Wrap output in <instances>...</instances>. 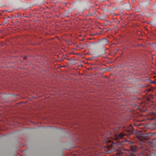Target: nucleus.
I'll return each instance as SVG.
<instances>
[{"label":"nucleus","mask_w":156,"mask_h":156,"mask_svg":"<svg viewBox=\"0 0 156 156\" xmlns=\"http://www.w3.org/2000/svg\"><path fill=\"white\" fill-rule=\"evenodd\" d=\"M106 142H108V144L107 145V148L108 149L115 147L116 145L119 144L118 142H113V141H112L108 140H106Z\"/></svg>","instance_id":"f03ea898"},{"label":"nucleus","mask_w":156,"mask_h":156,"mask_svg":"<svg viewBox=\"0 0 156 156\" xmlns=\"http://www.w3.org/2000/svg\"><path fill=\"white\" fill-rule=\"evenodd\" d=\"M124 136V134L123 133H120V134L117 137V139L119 138H122L123 137V136Z\"/></svg>","instance_id":"39448f33"},{"label":"nucleus","mask_w":156,"mask_h":156,"mask_svg":"<svg viewBox=\"0 0 156 156\" xmlns=\"http://www.w3.org/2000/svg\"><path fill=\"white\" fill-rule=\"evenodd\" d=\"M27 59V56H25L23 57V59L24 60H26Z\"/></svg>","instance_id":"6e6552de"},{"label":"nucleus","mask_w":156,"mask_h":156,"mask_svg":"<svg viewBox=\"0 0 156 156\" xmlns=\"http://www.w3.org/2000/svg\"><path fill=\"white\" fill-rule=\"evenodd\" d=\"M154 119H156V115L155 116V117H154Z\"/></svg>","instance_id":"1a4fd4ad"},{"label":"nucleus","mask_w":156,"mask_h":156,"mask_svg":"<svg viewBox=\"0 0 156 156\" xmlns=\"http://www.w3.org/2000/svg\"><path fill=\"white\" fill-rule=\"evenodd\" d=\"M130 150L133 151H135L136 150V147L135 146H132L130 147Z\"/></svg>","instance_id":"423d86ee"},{"label":"nucleus","mask_w":156,"mask_h":156,"mask_svg":"<svg viewBox=\"0 0 156 156\" xmlns=\"http://www.w3.org/2000/svg\"><path fill=\"white\" fill-rule=\"evenodd\" d=\"M114 156H146V155L142 153H141L138 155H134L133 154H127L126 153L119 151L115 154Z\"/></svg>","instance_id":"f257e3e1"},{"label":"nucleus","mask_w":156,"mask_h":156,"mask_svg":"<svg viewBox=\"0 0 156 156\" xmlns=\"http://www.w3.org/2000/svg\"><path fill=\"white\" fill-rule=\"evenodd\" d=\"M148 133H140V136L141 137L145 138L148 136Z\"/></svg>","instance_id":"7ed1b4c3"},{"label":"nucleus","mask_w":156,"mask_h":156,"mask_svg":"<svg viewBox=\"0 0 156 156\" xmlns=\"http://www.w3.org/2000/svg\"><path fill=\"white\" fill-rule=\"evenodd\" d=\"M127 132H128L129 133H131L132 132V129H131V130L128 129L127 130Z\"/></svg>","instance_id":"0eeeda50"},{"label":"nucleus","mask_w":156,"mask_h":156,"mask_svg":"<svg viewBox=\"0 0 156 156\" xmlns=\"http://www.w3.org/2000/svg\"><path fill=\"white\" fill-rule=\"evenodd\" d=\"M101 43L103 45H107L108 44V40L106 39H104L101 40Z\"/></svg>","instance_id":"20e7f679"}]
</instances>
